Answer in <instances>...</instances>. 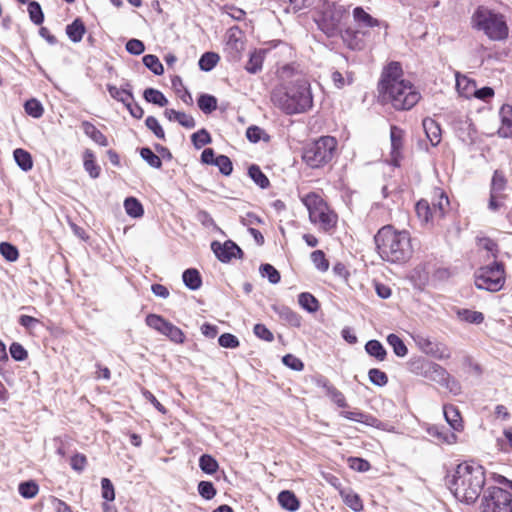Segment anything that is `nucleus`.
<instances>
[{
    "instance_id": "1",
    "label": "nucleus",
    "mask_w": 512,
    "mask_h": 512,
    "mask_svg": "<svg viewBox=\"0 0 512 512\" xmlns=\"http://www.w3.org/2000/svg\"><path fill=\"white\" fill-rule=\"evenodd\" d=\"M403 70L399 62H390L383 70L378 89L384 102L396 110H409L420 100L421 95L410 81L402 79Z\"/></svg>"
},
{
    "instance_id": "2",
    "label": "nucleus",
    "mask_w": 512,
    "mask_h": 512,
    "mask_svg": "<svg viewBox=\"0 0 512 512\" xmlns=\"http://www.w3.org/2000/svg\"><path fill=\"white\" fill-rule=\"evenodd\" d=\"M271 100L287 115L305 113L313 106L310 83L303 74L296 73L290 81L273 89Z\"/></svg>"
},
{
    "instance_id": "3",
    "label": "nucleus",
    "mask_w": 512,
    "mask_h": 512,
    "mask_svg": "<svg viewBox=\"0 0 512 512\" xmlns=\"http://www.w3.org/2000/svg\"><path fill=\"white\" fill-rule=\"evenodd\" d=\"M486 482L485 468L473 461L460 463L447 477V486L460 502L473 504L479 498Z\"/></svg>"
},
{
    "instance_id": "4",
    "label": "nucleus",
    "mask_w": 512,
    "mask_h": 512,
    "mask_svg": "<svg viewBox=\"0 0 512 512\" xmlns=\"http://www.w3.org/2000/svg\"><path fill=\"white\" fill-rule=\"evenodd\" d=\"M376 250L382 260L392 264H404L413 255L410 233L396 230L392 225L381 227L374 236Z\"/></svg>"
},
{
    "instance_id": "5",
    "label": "nucleus",
    "mask_w": 512,
    "mask_h": 512,
    "mask_svg": "<svg viewBox=\"0 0 512 512\" xmlns=\"http://www.w3.org/2000/svg\"><path fill=\"white\" fill-rule=\"evenodd\" d=\"M472 28L483 32L489 39L501 41L508 37L509 29L504 15L486 6H478L471 16Z\"/></svg>"
},
{
    "instance_id": "6",
    "label": "nucleus",
    "mask_w": 512,
    "mask_h": 512,
    "mask_svg": "<svg viewBox=\"0 0 512 512\" xmlns=\"http://www.w3.org/2000/svg\"><path fill=\"white\" fill-rule=\"evenodd\" d=\"M336 147L334 137L322 136L304 147L302 159L309 167L320 168L332 160Z\"/></svg>"
},
{
    "instance_id": "7",
    "label": "nucleus",
    "mask_w": 512,
    "mask_h": 512,
    "mask_svg": "<svg viewBox=\"0 0 512 512\" xmlns=\"http://www.w3.org/2000/svg\"><path fill=\"white\" fill-rule=\"evenodd\" d=\"M474 277L475 286L478 289L498 292L503 288L505 283L504 265L495 261L492 264L480 267L475 272Z\"/></svg>"
},
{
    "instance_id": "8",
    "label": "nucleus",
    "mask_w": 512,
    "mask_h": 512,
    "mask_svg": "<svg viewBox=\"0 0 512 512\" xmlns=\"http://www.w3.org/2000/svg\"><path fill=\"white\" fill-rule=\"evenodd\" d=\"M304 204L308 209L309 219L312 223L320 224L324 231H329L336 226L337 215L328 208L318 195H308Z\"/></svg>"
},
{
    "instance_id": "9",
    "label": "nucleus",
    "mask_w": 512,
    "mask_h": 512,
    "mask_svg": "<svg viewBox=\"0 0 512 512\" xmlns=\"http://www.w3.org/2000/svg\"><path fill=\"white\" fill-rule=\"evenodd\" d=\"M480 512H512V493L497 486L484 490Z\"/></svg>"
},
{
    "instance_id": "10",
    "label": "nucleus",
    "mask_w": 512,
    "mask_h": 512,
    "mask_svg": "<svg viewBox=\"0 0 512 512\" xmlns=\"http://www.w3.org/2000/svg\"><path fill=\"white\" fill-rule=\"evenodd\" d=\"M345 14L341 5L328 4L315 18L318 28L328 37H334L340 32V25Z\"/></svg>"
},
{
    "instance_id": "11",
    "label": "nucleus",
    "mask_w": 512,
    "mask_h": 512,
    "mask_svg": "<svg viewBox=\"0 0 512 512\" xmlns=\"http://www.w3.org/2000/svg\"><path fill=\"white\" fill-rule=\"evenodd\" d=\"M145 322L147 326L166 336L170 341L176 344L184 343L185 334L183 331L164 317L151 313L146 316Z\"/></svg>"
},
{
    "instance_id": "12",
    "label": "nucleus",
    "mask_w": 512,
    "mask_h": 512,
    "mask_svg": "<svg viewBox=\"0 0 512 512\" xmlns=\"http://www.w3.org/2000/svg\"><path fill=\"white\" fill-rule=\"evenodd\" d=\"M245 49V37L238 27H232L227 32L225 53L229 62L237 63L242 58Z\"/></svg>"
},
{
    "instance_id": "13",
    "label": "nucleus",
    "mask_w": 512,
    "mask_h": 512,
    "mask_svg": "<svg viewBox=\"0 0 512 512\" xmlns=\"http://www.w3.org/2000/svg\"><path fill=\"white\" fill-rule=\"evenodd\" d=\"M507 181L505 175L502 171L495 170L491 185H490V198L488 203V208L492 211L499 210L506 198L504 191L506 189Z\"/></svg>"
},
{
    "instance_id": "14",
    "label": "nucleus",
    "mask_w": 512,
    "mask_h": 512,
    "mask_svg": "<svg viewBox=\"0 0 512 512\" xmlns=\"http://www.w3.org/2000/svg\"><path fill=\"white\" fill-rule=\"evenodd\" d=\"M211 248L216 257L223 263L229 262L232 258H242L243 251L232 240H227L223 244L214 241Z\"/></svg>"
},
{
    "instance_id": "15",
    "label": "nucleus",
    "mask_w": 512,
    "mask_h": 512,
    "mask_svg": "<svg viewBox=\"0 0 512 512\" xmlns=\"http://www.w3.org/2000/svg\"><path fill=\"white\" fill-rule=\"evenodd\" d=\"M418 347L427 355H431L439 360L448 359L451 353L446 345L439 342H433L429 338L419 336L416 339Z\"/></svg>"
},
{
    "instance_id": "16",
    "label": "nucleus",
    "mask_w": 512,
    "mask_h": 512,
    "mask_svg": "<svg viewBox=\"0 0 512 512\" xmlns=\"http://www.w3.org/2000/svg\"><path fill=\"white\" fill-rule=\"evenodd\" d=\"M353 18H354V21H355L357 27H359L361 29L383 27L386 30L388 27V25L386 23L381 22L378 19L371 16L361 6L355 7L353 9Z\"/></svg>"
},
{
    "instance_id": "17",
    "label": "nucleus",
    "mask_w": 512,
    "mask_h": 512,
    "mask_svg": "<svg viewBox=\"0 0 512 512\" xmlns=\"http://www.w3.org/2000/svg\"><path fill=\"white\" fill-rule=\"evenodd\" d=\"M433 372L439 377L438 382L447 388L454 395H458L461 392L460 383L452 377L446 369L438 364H433L432 366Z\"/></svg>"
},
{
    "instance_id": "18",
    "label": "nucleus",
    "mask_w": 512,
    "mask_h": 512,
    "mask_svg": "<svg viewBox=\"0 0 512 512\" xmlns=\"http://www.w3.org/2000/svg\"><path fill=\"white\" fill-rule=\"evenodd\" d=\"M317 385L325 389L326 395L340 408L348 407V403L344 394L332 385L329 380L325 377H321L317 380Z\"/></svg>"
},
{
    "instance_id": "19",
    "label": "nucleus",
    "mask_w": 512,
    "mask_h": 512,
    "mask_svg": "<svg viewBox=\"0 0 512 512\" xmlns=\"http://www.w3.org/2000/svg\"><path fill=\"white\" fill-rule=\"evenodd\" d=\"M340 415L348 420L363 423L367 426L381 428L382 422L371 414L364 413L359 410L342 411Z\"/></svg>"
},
{
    "instance_id": "20",
    "label": "nucleus",
    "mask_w": 512,
    "mask_h": 512,
    "mask_svg": "<svg viewBox=\"0 0 512 512\" xmlns=\"http://www.w3.org/2000/svg\"><path fill=\"white\" fill-rule=\"evenodd\" d=\"M450 202L448 196L441 189H437L434 192V199L432 201L433 213L438 220L442 219L448 212Z\"/></svg>"
},
{
    "instance_id": "21",
    "label": "nucleus",
    "mask_w": 512,
    "mask_h": 512,
    "mask_svg": "<svg viewBox=\"0 0 512 512\" xmlns=\"http://www.w3.org/2000/svg\"><path fill=\"white\" fill-rule=\"evenodd\" d=\"M426 432L429 436L435 438L438 443L453 444L457 440L456 434L449 431L444 426L429 425L426 428Z\"/></svg>"
},
{
    "instance_id": "22",
    "label": "nucleus",
    "mask_w": 512,
    "mask_h": 512,
    "mask_svg": "<svg viewBox=\"0 0 512 512\" xmlns=\"http://www.w3.org/2000/svg\"><path fill=\"white\" fill-rule=\"evenodd\" d=\"M501 118V125L498 129V134L503 138L512 137V107L510 105H503L499 112Z\"/></svg>"
},
{
    "instance_id": "23",
    "label": "nucleus",
    "mask_w": 512,
    "mask_h": 512,
    "mask_svg": "<svg viewBox=\"0 0 512 512\" xmlns=\"http://www.w3.org/2000/svg\"><path fill=\"white\" fill-rule=\"evenodd\" d=\"M266 53V49H254L249 55V60L245 65V70L250 74L259 73L262 70Z\"/></svg>"
},
{
    "instance_id": "24",
    "label": "nucleus",
    "mask_w": 512,
    "mask_h": 512,
    "mask_svg": "<svg viewBox=\"0 0 512 512\" xmlns=\"http://www.w3.org/2000/svg\"><path fill=\"white\" fill-rule=\"evenodd\" d=\"M275 313L285 322L292 327H300L302 324V317L291 308L285 305L274 306Z\"/></svg>"
},
{
    "instance_id": "25",
    "label": "nucleus",
    "mask_w": 512,
    "mask_h": 512,
    "mask_svg": "<svg viewBox=\"0 0 512 512\" xmlns=\"http://www.w3.org/2000/svg\"><path fill=\"white\" fill-rule=\"evenodd\" d=\"M404 131L396 125L390 127L391 155L394 161L401 154L403 147Z\"/></svg>"
},
{
    "instance_id": "26",
    "label": "nucleus",
    "mask_w": 512,
    "mask_h": 512,
    "mask_svg": "<svg viewBox=\"0 0 512 512\" xmlns=\"http://www.w3.org/2000/svg\"><path fill=\"white\" fill-rule=\"evenodd\" d=\"M445 420L455 431H462L463 423L458 408L454 405L447 404L443 407Z\"/></svg>"
},
{
    "instance_id": "27",
    "label": "nucleus",
    "mask_w": 512,
    "mask_h": 512,
    "mask_svg": "<svg viewBox=\"0 0 512 512\" xmlns=\"http://www.w3.org/2000/svg\"><path fill=\"white\" fill-rule=\"evenodd\" d=\"M423 128L432 146H437L441 142L440 125L432 118L423 120Z\"/></svg>"
},
{
    "instance_id": "28",
    "label": "nucleus",
    "mask_w": 512,
    "mask_h": 512,
    "mask_svg": "<svg viewBox=\"0 0 512 512\" xmlns=\"http://www.w3.org/2000/svg\"><path fill=\"white\" fill-rule=\"evenodd\" d=\"M164 115L169 121H177L181 126L185 128L192 129L196 126L195 119L185 112L176 111L174 109H166L164 111Z\"/></svg>"
},
{
    "instance_id": "29",
    "label": "nucleus",
    "mask_w": 512,
    "mask_h": 512,
    "mask_svg": "<svg viewBox=\"0 0 512 512\" xmlns=\"http://www.w3.org/2000/svg\"><path fill=\"white\" fill-rule=\"evenodd\" d=\"M81 127L84 131V133L91 138L95 143L99 144L100 146L106 147L109 145L107 137L96 128V126L89 122V121H83L81 123Z\"/></svg>"
},
{
    "instance_id": "30",
    "label": "nucleus",
    "mask_w": 512,
    "mask_h": 512,
    "mask_svg": "<svg viewBox=\"0 0 512 512\" xmlns=\"http://www.w3.org/2000/svg\"><path fill=\"white\" fill-rule=\"evenodd\" d=\"M83 166L91 178L96 179L100 176L101 168L96 163L95 154L90 149H86L83 153Z\"/></svg>"
},
{
    "instance_id": "31",
    "label": "nucleus",
    "mask_w": 512,
    "mask_h": 512,
    "mask_svg": "<svg viewBox=\"0 0 512 512\" xmlns=\"http://www.w3.org/2000/svg\"><path fill=\"white\" fill-rule=\"evenodd\" d=\"M85 33L86 27L80 18H76L71 24L66 26V34L74 43L80 42Z\"/></svg>"
},
{
    "instance_id": "32",
    "label": "nucleus",
    "mask_w": 512,
    "mask_h": 512,
    "mask_svg": "<svg viewBox=\"0 0 512 512\" xmlns=\"http://www.w3.org/2000/svg\"><path fill=\"white\" fill-rule=\"evenodd\" d=\"M280 506L287 511L294 512L299 509L300 502L295 494L289 490H283L278 495Z\"/></svg>"
},
{
    "instance_id": "33",
    "label": "nucleus",
    "mask_w": 512,
    "mask_h": 512,
    "mask_svg": "<svg viewBox=\"0 0 512 512\" xmlns=\"http://www.w3.org/2000/svg\"><path fill=\"white\" fill-rule=\"evenodd\" d=\"M415 210H416L418 218L421 221H423L425 223H429V222L433 223V222L437 221V219L433 213L432 205H430L427 200H425V199L419 200L415 206Z\"/></svg>"
},
{
    "instance_id": "34",
    "label": "nucleus",
    "mask_w": 512,
    "mask_h": 512,
    "mask_svg": "<svg viewBox=\"0 0 512 512\" xmlns=\"http://www.w3.org/2000/svg\"><path fill=\"white\" fill-rule=\"evenodd\" d=\"M182 279L185 286L190 290H198L202 285L201 275L195 268L186 269L182 274Z\"/></svg>"
},
{
    "instance_id": "35",
    "label": "nucleus",
    "mask_w": 512,
    "mask_h": 512,
    "mask_svg": "<svg viewBox=\"0 0 512 512\" xmlns=\"http://www.w3.org/2000/svg\"><path fill=\"white\" fill-rule=\"evenodd\" d=\"M365 351L369 356L374 357L376 360L380 362L384 361L387 356V351L382 345V343L374 339L369 340L365 344Z\"/></svg>"
},
{
    "instance_id": "36",
    "label": "nucleus",
    "mask_w": 512,
    "mask_h": 512,
    "mask_svg": "<svg viewBox=\"0 0 512 512\" xmlns=\"http://www.w3.org/2000/svg\"><path fill=\"white\" fill-rule=\"evenodd\" d=\"M107 90L110 96L118 102H121L124 106L134 100V95L132 90L129 89H119L115 85L107 84Z\"/></svg>"
},
{
    "instance_id": "37",
    "label": "nucleus",
    "mask_w": 512,
    "mask_h": 512,
    "mask_svg": "<svg viewBox=\"0 0 512 512\" xmlns=\"http://www.w3.org/2000/svg\"><path fill=\"white\" fill-rule=\"evenodd\" d=\"M299 305L309 313H315L319 310V301L309 292H302L298 295Z\"/></svg>"
},
{
    "instance_id": "38",
    "label": "nucleus",
    "mask_w": 512,
    "mask_h": 512,
    "mask_svg": "<svg viewBox=\"0 0 512 512\" xmlns=\"http://www.w3.org/2000/svg\"><path fill=\"white\" fill-rule=\"evenodd\" d=\"M248 175L261 189H267L270 186L268 177L262 172L258 165L252 164L248 168Z\"/></svg>"
},
{
    "instance_id": "39",
    "label": "nucleus",
    "mask_w": 512,
    "mask_h": 512,
    "mask_svg": "<svg viewBox=\"0 0 512 512\" xmlns=\"http://www.w3.org/2000/svg\"><path fill=\"white\" fill-rule=\"evenodd\" d=\"M13 156L15 162L23 171L27 172L32 169L33 160L29 152L24 149L17 148L14 150Z\"/></svg>"
},
{
    "instance_id": "40",
    "label": "nucleus",
    "mask_w": 512,
    "mask_h": 512,
    "mask_svg": "<svg viewBox=\"0 0 512 512\" xmlns=\"http://www.w3.org/2000/svg\"><path fill=\"white\" fill-rule=\"evenodd\" d=\"M143 97L147 102L158 105L160 107H164L168 104V99L165 97V95L155 88L145 89L143 92Z\"/></svg>"
},
{
    "instance_id": "41",
    "label": "nucleus",
    "mask_w": 512,
    "mask_h": 512,
    "mask_svg": "<svg viewBox=\"0 0 512 512\" xmlns=\"http://www.w3.org/2000/svg\"><path fill=\"white\" fill-rule=\"evenodd\" d=\"M197 104L204 114H211L217 109V98L210 94H201L198 97Z\"/></svg>"
},
{
    "instance_id": "42",
    "label": "nucleus",
    "mask_w": 512,
    "mask_h": 512,
    "mask_svg": "<svg viewBox=\"0 0 512 512\" xmlns=\"http://www.w3.org/2000/svg\"><path fill=\"white\" fill-rule=\"evenodd\" d=\"M340 495L344 503L353 511L358 512L363 509V504L360 497L353 491L340 490Z\"/></svg>"
},
{
    "instance_id": "43",
    "label": "nucleus",
    "mask_w": 512,
    "mask_h": 512,
    "mask_svg": "<svg viewBox=\"0 0 512 512\" xmlns=\"http://www.w3.org/2000/svg\"><path fill=\"white\" fill-rule=\"evenodd\" d=\"M457 316L461 321L471 324H481L484 321V315L479 311H472L469 309H459Z\"/></svg>"
},
{
    "instance_id": "44",
    "label": "nucleus",
    "mask_w": 512,
    "mask_h": 512,
    "mask_svg": "<svg viewBox=\"0 0 512 512\" xmlns=\"http://www.w3.org/2000/svg\"><path fill=\"white\" fill-rule=\"evenodd\" d=\"M124 208L126 213L133 218L141 217L144 213L142 204L134 197H128L125 199Z\"/></svg>"
},
{
    "instance_id": "45",
    "label": "nucleus",
    "mask_w": 512,
    "mask_h": 512,
    "mask_svg": "<svg viewBox=\"0 0 512 512\" xmlns=\"http://www.w3.org/2000/svg\"><path fill=\"white\" fill-rule=\"evenodd\" d=\"M387 343L393 348V352L398 357H405L408 353L407 346L403 340L396 334H389L387 336Z\"/></svg>"
},
{
    "instance_id": "46",
    "label": "nucleus",
    "mask_w": 512,
    "mask_h": 512,
    "mask_svg": "<svg viewBox=\"0 0 512 512\" xmlns=\"http://www.w3.org/2000/svg\"><path fill=\"white\" fill-rule=\"evenodd\" d=\"M220 57L215 52H205L199 59V67L202 71H211L219 62Z\"/></svg>"
},
{
    "instance_id": "47",
    "label": "nucleus",
    "mask_w": 512,
    "mask_h": 512,
    "mask_svg": "<svg viewBox=\"0 0 512 512\" xmlns=\"http://www.w3.org/2000/svg\"><path fill=\"white\" fill-rule=\"evenodd\" d=\"M199 467L204 473L212 475L218 470L219 465L214 457L203 454L199 458Z\"/></svg>"
},
{
    "instance_id": "48",
    "label": "nucleus",
    "mask_w": 512,
    "mask_h": 512,
    "mask_svg": "<svg viewBox=\"0 0 512 512\" xmlns=\"http://www.w3.org/2000/svg\"><path fill=\"white\" fill-rule=\"evenodd\" d=\"M18 491H19V494L23 498L31 499V498H34L37 495V493L39 491V486L33 480L25 481V482H21L19 484Z\"/></svg>"
},
{
    "instance_id": "49",
    "label": "nucleus",
    "mask_w": 512,
    "mask_h": 512,
    "mask_svg": "<svg viewBox=\"0 0 512 512\" xmlns=\"http://www.w3.org/2000/svg\"><path fill=\"white\" fill-rule=\"evenodd\" d=\"M259 272L261 276L267 278L271 284H277L281 280L279 271L271 264H261Z\"/></svg>"
},
{
    "instance_id": "50",
    "label": "nucleus",
    "mask_w": 512,
    "mask_h": 512,
    "mask_svg": "<svg viewBox=\"0 0 512 512\" xmlns=\"http://www.w3.org/2000/svg\"><path fill=\"white\" fill-rule=\"evenodd\" d=\"M143 64L155 75H162L164 68L159 58L153 54H147L142 59Z\"/></svg>"
},
{
    "instance_id": "51",
    "label": "nucleus",
    "mask_w": 512,
    "mask_h": 512,
    "mask_svg": "<svg viewBox=\"0 0 512 512\" xmlns=\"http://www.w3.org/2000/svg\"><path fill=\"white\" fill-rule=\"evenodd\" d=\"M140 156L152 168L160 169L162 167V161H161L160 156L155 154L149 147L141 148Z\"/></svg>"
},
{
    "instance_id": "52",
    "label": "nucleus",
    "mask_w": 512,
    "mask_h": 512,
    "mask_svg": "<svg viewBox=\"0 0 512 512\" xmlns=\"http://www.w3.org/2000/svg\"><path fill=\"white\" fill-rule=\"evenodd\" d=\"M28 13L30 20L35 25H41L44 22V13L37 1H30L28 3Z\"/></svg>"
},
{
    "instance_id": "53",
    "label": "nucleus",
    "mask_w": 512,
    "mask_h": 512,
    "mask_svg": "<svg viewBox=\"0 0 512 512\" xmlns=\"http://www.w3.org/2000/svg\"><path fill=\"white\" fill-rule=\"evenodd\" d=\"M191 141L196 149H200L203 146L210 144L212 142V138L209 132L202 128L191 135Z\"/></svg>"
},
{
    "instance_id": "54",
    "label": "nucleus",
    "mask_w": 512,
    "mask_h": 512,
    "mask_svg": "<svg viewBox=\"0 0 512 512\" xmlns=\"http://www.w3.org/2000/svg\"><path fill=\"white\" fill-rule=\"evenodd\" d=\"M24 109L25 112L33 118H40L44 113V109L40 101L34 98L25 102Z\"/></svg>"
},
{
    "instance_id": "55",
    "label": "nucleus",
    "mask_w": 512,
    "mask_h": 512,
    "mask_svg": "<svg viewBox=\"0 0 512 512\" xmlns=\"http://www.w3.org/2000/svg\"><path fill=\"white\" fill-rule=\"evenodd\" d=\"M368 377L372 384L383 387L388 383V376L385 372L377 368H372L368 371Z\"/></svg>"
},
{
    "instance_id": "56",
    "label": "nucleus",
    "mask_w": 512,
    "mask_h": 512,
    "mask_svg": "<svg viewBox=\"0 0 512 512\" xmlns=\"http://www.w3.org/2000/svg\"><path fill=\"white\" fill-rule=\"evenodd\" d=\"M311 261L314 266L321 272H325L329 268V262L322 250H315L311 253Z\"/></svg>"
},
{
    "instance_id": "57",
    "label": "nucleus",
    "mask_w": 512,
    "mask_h": 512,
    "mask_svg": "<svg viewBox=\"0 0 512 512\" xmlns=\"http://www.w3.org/2000/svg\"><path fill=\"white\" fill-rule=\"evenodd\" d=\"M0 253L8 261H16L19 257L18 249L8 242L0 243Z\"/></svg>"
},
{
    "instance_id": "58",
    "label": "nucleus",
    "mask_w": 512,
    "mask_h": 512,
    "mask_svg": "<svg viewBox=\"0 0 512 512\" xmlns=\"http://www.w3.org/2000/svg\"><path fill=\"white\" fill-rule=\"evenodd\" d=\"M219 168V171L224 176H229L233 171V164L230 158L226 155H219L216 157V162L214 164Z\"/></svg>"
},
{
    "instance_id": "59",
    "label": "nucleus",
    "mask_w": 512,
    "mask_h": 512,
    "mask_svg": "<svg viewBox=\"0 0 512 512\" xmlns=\"http://www.w3.org/2000/svg\"><path fill=\"white\" fill-rule=\"evenodd\" d=\"M146 127L151 130L154 135L161 139L165 140V132L162 126L159 124V121L154 116H148L145 120Z\"/></svg>"
},
{
    "instance_id": "60",
    "label": "nucleus",
    "mask_w": 512,
    "mask_h": 512,
    "mask_svg": "<svg viewBox=\"0 0 512 512\" xmlns=\"http://www.w3.org/2000/svg\"><path fill=\"white\" fill-rule=\"evenodd\" d=\"M198 493L206 500H211L216 495V489L210 481H200L198 484Z\"/></svg>"
},
{
    "instance_id": "61",
    "label": "nucleus",
    "mask_w": 512,
    "mask_h": 512,
    "mask_svg": "<svg viewBox=\"0 0 512 512\" xmlns=\"http://www.w3.org/2000/svg\"><path fill=\"white\" fill-rule=\"evenodd\" d=\"M10 355L15 361H24L28 357L27 350L18 342H13L9 348Z\"/></svg>"
},
{
    "instance_id": "62",
    "label": "nucleus",
    "mask_w": 512,
    "mask_h": 512,
    "mask_svg": "<svg viewBox=\"0 0 512 512\" xmlns=\"http://www.w3.org/2000/svg\"><path fill=\"white\" fill-rule=\"evenodd\" d=\"M218 343L221 347L234 349L239 347L240 342L238 338L230 333H224L219 336Z\"/></svg>"
},
{
    "instance_id": "63",
    "label": "nucleus",
    "mask_w": 512,
    "mask_h": 512,
    "mask_svg": "<svg viewBox=\"0 0 512 512\" xmlns=\"http://www.w3.org/2000/svg\"><path fill=\"white\" fill-rule=\"evenodd\" d=\"M282 362L285 366L291 368L294 371H302L304 368V364L301 361V359H299L293 354L284 355L282 358Z\"/></svg>"
},
{
    "instance_id": "64",
    "label": "nucleus",
    "mask_w": 512,
    "mask_h": 512,
    "mask_svg": "<svg viewBox=\"0 0 512 512\" xmlns=\"http://www.w3.org/2000/svg\"><path fill=\"white\" fill-rule=\"evenodd\" d=\"M101 489H102V497L106 501H113L115 499V490H114V486L110 479H108V478L101 479Z\"/></svg>"
}]
</instances>
